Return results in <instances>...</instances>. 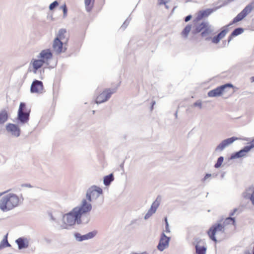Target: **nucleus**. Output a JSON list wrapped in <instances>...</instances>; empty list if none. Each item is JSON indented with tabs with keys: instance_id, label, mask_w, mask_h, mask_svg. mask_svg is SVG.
Returning <instances> with one entry per match:
<instances>
[{
	"instance_id": "nucleus-1",
	"label": "nucleus",
	"mask_w": 254,
	"mask_h": 254,
	"mask_svg": "<svg viewBox=\"0 0 254 254\" xmlns=\"http://www.w3.org/2000/svg\"><path fill=\"white\" fill-rule=\"evenodd\" d=\"M21 201L19 197L13 193H8L0 199V209L3 212L10 211L18 207Z\"/></svg>"
},
{
	"instance_id": "nucleus-2",
	"label": "nucleus",
	"mask_w": 254,
	"mask_h": 254,
	"mask_svg": "<svg viewBox=\"0 0 254 254\" xmlns=\"http://www.w3.org/2000/svg\"><path fill=\"white\" fill-rule=\"evenodd\" d=\"M64 224L61 226L63 229H67V226H71L76 222L79 224L81 220L77 213L73 212V209L69 213L65 214L63 216Z\"/></svg>"
},
{
	"instance_id": "nucleus-3",
	"label": "nucleus",
	"mask_w": 254,
	"mask_h": 254,
	"mask_svg": "<svg viewBox=\"0 0 254 254\" xmlns=\"http://www.w3.org/2000/svg\"><path fill=\"white\" fill-rule=\"evenodd\" d=\"M91 209V204L88 203L86 199H83L80 206L73 208V212L77 213L81 219L82 214L90 212Z\"/></svg>"
},
{
	"instance_id": "nucleus-4",
	"label": "nucleus",
	"mask_w": 254,
	"mask_h": 254,
	"mask_svg": "<svg viewBox=\"0 0 254 254\" xmlns=\"http://www.w3.org/2000/svg\"><path fill=\"white\" fill-rule=\"evenodd\" d=\"M25 108V104L23 102L20 103L18 111L17 120L21 124H25L29 120V112L24 111Z\"/></svg>"
},
{
	"instance_id": "nucleus-5",
	"label": "nucleus",
	"mask_w": 254,
	"mask_h": 254,
	"mask_svg": "<svg viewBox=\"0 0 254 254\" xmlns=\"http://www.w3.org/2000/svg\"><path fill=\"white\" fill-rule=\"evenodd\" d=\"M117 88H108L106 89L101 93L96 98V103L101 104L108 101L111 95L116 92Z\"/></svg>"
},
{
	"instance_id": "nucleus-6",
	"label": "nucleus",
	"mask_w": 254,
	"mask_h": 254,
	"mask_svg": "<svg viewBox=\"0 0 254 254\" xmlns=\"http://www.w3.org/2000/svg\"><path fill=\"white\" fill-rule=\"evenodd\" d=\"M233 85L231 83H227L209 91L207 94L210 97H215L221 96L223 92H226L227 88H232Z\"/></svg>"
},
{
	"instance_id": "nucleus-7",
	"label": "nucleus",
	"mask_w": 254,
	"mask_h": 254,
	"mask_svg": "<svg viewBox=\"0 0 254 254\" xmlns=\"http://www.w3.org/2000/svg\"><path fill=\"white\" fill-rule=\"evenodd\" d=\"M253 9V6L252 3L247 5L243 9V10L233 19L232 22L228 25L227 27L243 20L248 14H249L252 11Z\"/></svg>"
},
{
	"instance_id": "nucleus-8",
	"label": "nucleus",
	"mask_w": 254,
	"mask_h": 254,
	"mask_svg": "<svg viewBox=\"0 0 254 254\" xmlns=\"http://www.w3.org/2000/svg\"><path fill=\"white\" fill-rule=\"evenodd\" d=\"M170 239V237H167L164 232H162L161 234L159 243L157 247L158 250L162 252L168 248L169 246Z\"/></svg>"
},
{
	"instance_id": "nucleus-9",
	"label": "nucleus",
	"mask_w": 254,
	"mask_h": 254,
	"mask_svg": "<svg viewBox=\"0 0 254 254\" xmlns=\"http://www.w3.org/2000/svg\"><path fill=\"white\" fill-rule=\"evenodd\" d=\"M238 139V138L237 137L233 136L223 140L216 146L215 149V151L216 152H220L222 151L226 147L233 143Z\"/></svg>"
},
{
	"instance_id": "nucleus-10",
	"label": "nucleus",
	"mask_w": 254,
	"mask_h": 254,
	"mask_svg": "<svg viewBox=\"0 0 254 254\" xmlns=\"http://www.w3.org/2000/svg\"><path fill=\"white\" fill-rule=\"evenodd\" d=\"M225 231L224 227L221 224H217L213 225L208 230V234L210 238L213 241L216 242V239L215 236L217 232L220 231L224 232Z\"/></svg>"
},
{
	"instance_id": "nucleus-11",
	"label": "nucleus",
	"mask_w": 254,
	"mask_h": 254,
	"mask_svg": "<svg viewBox=\"0 0 254 254\" xmlns=\"http://www.w3.org/2000/svg\"><path fill=\"white\" fill-rule=\"evenodd\" d=\"M97 234V231L94 230L92 232H90L87 234L83 235H81L79 233H75L74 234V236L76 240L78 242H82L84 240H87L93 238Z\"/></svg>"
},
{
	"instance_id": "nucleus-12",
	"label": "nucleus",
	"mask_w": 254,
	"mask_h": 254,
	"mask_svg": "<svg viewBox=\"0 0 254 254\" xmlns=\"http://www.w3.org/2000/svg\"><path fill=\"white\" fill-rule=\"evenodd\" d=\"M160 200L158 199V197L152 203L151 205L150 209L148 210L147 212L144 216V219L147 220L149 219L154 213L156 211V210L160 204Z\"/></svg>"
},
{
	"instance_id": "nucleus-13",
	"label": "nucleus",
	"mask_w": 254,
	"mask_h": 254,
	"mask_svg": "<svg viewBox=\"0 0 254 254\" xmlns=\"http://www.w3.org/2000/svg\"><path fill=\"white\" fill-rule=\"evenodd\" d=\"M43 90V85L41 81L35 80L33 81L30 88L31 93H41L42 92Z\"/></svg>"
},
{
	"instance_id": "nucleus-14",
	"label": "nucleus",
	"mask_w": 254,
	"mask_h": 254,
	"mask_svg": "<svg viewBox=\"0 0 254 254\" xmlns=\"http://www.w3.org/2000/svg\"><path fill=\"white\" fill-rule=\"evenodd\" d=\"M53 48L54 51L58 54L64 53L65 51L66 48L63 47V43L58 38H55L53 44Z\"/></svg>"
},
{
	"instance_id": "nucleus-15",
	"label": "nucleus",
	"mask_w": 254,
	"mask_h": 254,
	"mask_svg": "<svg viewBox=\"0 0 254 254\" xmlns=\"http://www.w3.org/2000/svg\"><path fill=\"white\" fill-rule=\"evenodd\" d=\"M243 196L246 199H249L254 205V187L251 186L247 188L243 193Z\"/></svg>"
},
{
	"instance_id": "nucleus-16",
	"label": "nucleus",
	"mask_w": 254,
	"mask_h": 254,
	"mask_svg": "<svg viewBox=\"0 0 254 254\" xmlns=\"http://www.w3.org/2000/svg\"><path fill=\"white\" fill-rule=\"evenodd\" d=\"M6 129L11 135L18 137L20 135V130L17 125L9 123L6 126Z\"/></svg>"
},
{
	"instance_id": "nucleus-17",
	"label": "nucleus",
	"mask_w": 254,
	"mask_h": 254,
	"mask_svg": "<svg viewBox=\"0 0 254 254\" xmlns=\"http://www.w3.org/2000/svg\"><path fill=\"white\" fill-rule=\"evenodd\" d=\"M203 244V242L201 240L199 241L196 240L194 242L196 254H206V247L204 245H202Z\"/></svg>"
},
{
	"instance_id": "nucleus-18",
	"label": "nucleus",
	"mask_w": 254,
	"mask_h": 254,
	"mask_svg": "<svg viewBox=\"0 0 254 254\" xmlns=\"http://www.w3.org/2000/svg\"><path fill=\"white\" fill-rule=\"evenodd\" d=\"M252 149V146H245L243 149L238 152H235L231 155L230 159H234L239 158L246 156V153L248 152Z\"/></svg>"
},
{
	"instance_id": "nucleus-19",
	"label": "nucleus",
	"mask_w": 254,
	"mask_h": 254,
	"mask_svg": "<svg viewBox=\"0 0 254 254\" xmlns=\"http://www.w3.org/2000/svg\"><path fill=\"white\" fill-rule=\"evenodd\" d=\"M88 190L94 200L97 199L103 193L102 189L96 186H93Z\"/></svg>"
},
{
	"instance_id": "nucleus-20",
	"label": "nucleus",
	"mask_w": 254,
	"mask_h": 254,
	"mask_svg": "<svg viewBox=\"0 0 254 254\" xmlns=\"http://www.w3.org/2000/svg\"><path fill=\"white\" fill-rule=\"evenodd\" d=\"M19 250L26 249L29 247V240L24 237H20L15 240Z\"/></svg>"
},
{
	"instance_id": "nucleus-21",
	"label": "nucleus",
	"mask_w": 254,
	"mask_h": 254,
	"mask_svg": "<svg viewBox=\"0 0 254 254\" xmlns=\"http://www.w3.org/2000/svg\"><path fill=\"white\" fill-rule=\"evenodd\" d=\"M41 60H42L44 63L46 62L48 60L52 59V54L50 50L49 49L42 50L37 57Z\"/></svg>"
},
{
	"instance_id": "nucleus-22",
	"label": "nucleus",
	"mask_w": 254,
	"mask_h": 254,
	"mask_svg": "<svg viewBox=\"0 0 254 254\" xmlns=\"http://www.w3.org/2000/svg\"><path fill=\"white\" fill-rule=\"evenodd\" d=\"M44 63L43 61L40 59H32L30 63V64L33 67L32 71L34 73H36L37 70L43 66Z\"/></svg>"
},
{
	"instance_id": "nucleus-23",
	"label": "nucleus",
	"mask_w": 254,
	"mask_h": 254,
	"mask_svg": "<svg viewBox=\"0 0 254 254\" xmlns=\"http://www.w3.org/2000/svg\"><path fill=\"white\" fill-rule=\"evenodd\" d=\"M213 9H206L203 10H200L198 12L195 21H198L204 17H207L213 11Z\"/></svg>"
},
{
	"instance_id": "nucleus-24",
	"label": "nucleus",
	"mask_w": 254,
	"mask_h": 254,
	"mask_svg": "<svg viewBox=\"0 0 254 254\" xmlns=\"http://www.w3.org/2000/svg\"><path fill=\"white\" fill-rule=\"evenodd\" d=\"M244 30L243 28L238 27L235 29L231 33V35L229 36L228 39V43L230 42V41L232 40L233 37L237 36L240 34H241L243 33Z\"/></svg>"
},
{
	"instance_id": "nucleus-25",
	"label": "nucleus",
	"mask_w": 254,
	"mask_h": 254,
	"mask_svg": "<svg viewBox=\"0 0 254 254\" xmlns=\"http://www.w3.org/2000/svg\"><path fill=\"white\" fill-rule=\"evenodd\" d=\"M208 25L207 21H203L196 26L195 30L193 31L194 34H196L203 31L204 29Z\"/></svg>"
},
{
	"instance_id": "nucleus-26",
	"label": "nucleus",
	"mask_w": 254,
	"mask_h": 254,
	"mask_svg": "<svg viewBox=\"0 0 254 254\" xmlns=\"http://www.w3.org/2000/svg\"><path fill=\"white\" fill-rule=\"evenodd\" d=\"M214 31L213 27L208 22V25L204 29L203 31L201 33L202 37H205L211 34Z\"/></svg>"
},
{
	"instance_id": "nucleus-27",
	"label": "nucleus",
	"mask_w": 254,
	"mask_h": 254,
	"mask_svg": "<svg viewBox=\"0 0 254 254\" xmlns=\"http://www.w3.org/2000/svg\"><path fill=\"white\" fill-rule=\"evenodd\" d=\"M114 177L113 174H110L109 175L106 176L104 178L103 183L105 186H109L111 183L114 181Z\"/></svg>"
},
{
	"instance_id": "nucleus-28",
	"label": "nucleus",
	"mask_w": 254,
	"mask_h": 254,
	"mask_svg": "<svg viewBox=\"0 0 254 254\" xmlns=\"http://www.w3.org/2000/svg\"><path fill=\"white\" fill-rule=\"evenodd\" d=\"M8 120V114L6 111H2L0 112V125L3 124Z\"/></svg>"
},
{
	"instance_id": "nucleus-29",
	"label": "nucleus",
	"mask_w": 254,
	"mask_h": 254,
	"mask_svg": "<svg viewBox=\"0 0 254 254\" xmlns=\"http://www.w3.org/2000/svg\"><path fill=\"white\" fill-rule=\"evenodd\" d=\"M191 29V25L188 24L181 32L182 36L185 39L188 37V35Z\"/></svg>"
},
{
	"instance_id": "nucleus-30",
	"label": "nucleus",
	"mask_w": 254,
	"mask_h": 254,
	"mask_svg": "<svg viewBox=\"0 0 254 254\" xmlns=\"http://www.w3.org/2000/svg\"><path fill=\"white\" fill-rule=\"evenodd\" d=\"M11 247L10 244L8 243L7 240V234H6L0 243V247L2 249L6 247Z\"/></svg>"
},
{
	"instance_id": "nucleus-31",
	"label": "nucleus",
	"mask_w": 254,
	"mask_h": 254,
	"mask_svg": "<svg viewBox=\"0 0 254 254\" xmlns=\"http://www.w3.org/2000/svg\"><path fill=\"white\" fill-rule=\"evenodd\" d=\"M84 4L86 10L90 12L93 7L94 2H92L91 0H84Z\"/></svg>"
},
{
	"instance_id": "nucleus-32",
	"label": "nucleus",
	"mask_w": 254,
	"mask_h": 254,
	"mask_svg": "<svg viewBox=\"0 0 254 254\" xmlns=\"http://www.w3.org/2000/svg\"><path fill=\"white\" fill-rule=\"evenodd\" d=\"M66 31L65 29H61L59 30L58 34L56 38H58V39L61 40L64 39L65 38L64 34L66 33Z\"/></svg>"
},
{
	"instance_id": "nucleus-33",
	"label": "nucleus",
	"mask_w": 254,
	"mask_h": 254,
	"mask_svg": "<svg viewBox=\"0 0 254 254\" xmlns=\"http://www.w3.org/2000/svg\"><path fill=\"white\" fill-rule=\"evenodd\" d=\"M224 161V157L223 156H220L217 160L216 163L214 165L215 168H219L222 165V164Z\"/></svg>"
},
{
	"instance_id": "nucleus-34",
	"label": "nucleus",
	"mask_w": 254,
	"mask_h": 254,
	"mask_svg": "<svg viewBox=\"0 0 254 254\" xmlns=\"http://www.w3.org/2000/svg\"><path fill=\"white\" fill-rule=\"evenodd\" d=\"M228 29H227L226 27H224V29L222 31H221L217 35V36L218 37L220 38V39H221L225 36V35L228 33Z\"/></svg>"
},
{
	"instance_id": "nucleus-35",
	"label": "nucleus",
	"mask_w": 254,
	"mask_h": 254,
	"mask_svg": "<svg viewBox=\"0 0 254 254\" xmlns=\"http://www.w3.org/2000/svg\"><path fill=\"white\" fill-rule=\"evenodd\" d=\"M225 223H227V224H230V223H232L233 225H235V218H232L231 217H229L228 218H227L225 221Z\"/></svg>"
},
{
	"instance_id": "nucleus-36",
	"label": "nucleus",
	"mask_w": 254,
	"mask_h": 254,
	"mask_svg": "<svg viewBox=\"0 0 254 254\" xmlns=\"http://www.w3.org/2000/svg\"><path fill=\"white\" fill-rule=\"evenodd\" d=\"M86 199L90 202H92L94 200L92 197V196L91 193L89 191V190H87L86 194Z\"/></svg>"
},
{
	"instance_id": "nucleus-37",
	"label": "nucleus",
	"mask_w": 254,
	"mask_h": 254,
	"mask_svg": "<svg viewBox=\"0 0 254 254\" xmlns=\"http://www.w3.org/2000/svg\"><path fill=\"white\" fill-rule=\"evenodd\" d=\"M59 5V2L57 1H54L51 3L49 6V9L52 10H53Z\"/></svg>"
},
{
	"instance_id": "nucleus-38",
	"label": "nucleus",
	"mask_w": 254,
	"mask_h": 254,
	"mask_svg": "<svg viewBox=\"0 0 254 254\" xmlns=\"http://www.w3.org/2000/svg\"><path fill=\"white\" fill-rule=\"evenodd\" d=\"M130 20V19L129 18H127L121 26V28L124 30L127 26L129 23Z\"/></svg>"
},
{
	"instance_id": "nucleus-39",
	"label": "nucleus",
	"mask_w": 254,
	"mask_h": 254,
	"mask_svg": "<svg viewBox=\"0 0 254 254\" xmlns=\"http://www.w3.org/2000/svg\"><path fill=\"white\" fill-rule=\"evenodd\" d=\"M193 107H198L199 109L202 108V102L201 100H197L193 104Z\"/></svg>"
},
{
	"instance_id": "nucleus-40",
	"label": "nucleus",
	"mask_w": 254,
	"mask_h": 254,
	"mask_svg": "<svg viewBox=\"0 0 254 254\" xmlns=\"http://www.w3.org/2000/svg\"><path fill=\"white\" fill-rule=\"evenodd\" d=\"M170 0H160V1L159 2V4H164L165 5V7L167 9L169 8L168 5L167 4V3Z\"/></svg>"
},
{
	"instance_id": "nucleus-41",
	"label": "nucleus",
	"mask_w": 254,
	"mask_h": 254,
	"mask_svg": "<svg viewBox=\"0 0 254 254\" xmlns=\"http://www.w3.org/2000/svg\"><path fill=\"white\" fill-rule=\"evenodd\" d=\"M220 40L221 39H220V38L218 37L217 35H216L212 38V42L214 44H217L220 42Z\"/></svg>"
},
{
	"instance_id": "nucleus-42",
	"label": "nucleus",
	"mask_w": 254,
	"mask_h": 254,
	"mask_svg": "<svg viewBox=\"0 0 254 254\" xmlns=\"http://www.w3.org/2000/svg\"><path fill=\"white\" fill-rule=\"evenodd\" d=\"M212 175L211 174H206L204 178L202 179V181L204 182L207 180V179L211 178Z\"/></svg>"
},
{
	"instance_id": "nucleus-43",
	"label": "nucleus",
	"mask_w": 254,
	"mask_h": 254,
	"mask_svg": "<svg viewBox=\"0 0 254 254\" xmlns=\"http://www.w3.org/2000/svg\"><path fill=\"white\" fill-rule=\"evenodd\" d=\"M43 241L47 244H50L52 242V240L47 237H44L43 239Z\"/></svg>"
},
{
	"instance_id": "nucleus-44",
	"label": "nucleus",
	"mask_w": 254,
	"mask_h": 254,
	"mask_svg": "<svg viewBox=\"0 0 254 254\" xmlns=\"http://www.w3.org/2000/svg\"><path fill=\"white\" fill-rule=\"evenodd\" d=\"M165 231L166 232V233H170V228H169V224H167L166 225H165Z\"/></svg>"
},
{
	"instance_id": "nucleus-45",
	"label": "nucleus",
	"mask_w": 254,
	"mask_h": 254,
	"mask_svg": "<svg viewBox=\"0 0 254 254\" xmlns=\"http://www.w3.org/2000/svg\"><path fill=\"white\" fill-rule=\"evenodd\" d=\"M49 216L50 217V220L51 221H54V222H57V220H56V218H55L54 217V216L51 213L49 214Z\"/></svg>"
},
{
	"instance_id": "nucleus-46",
	"label": "nucleus",
	"mask_w": 254,
	"mask_h": 254,
	"mask_svg": "<svg viewBox=\"0 0 254 254\" xmlns=\"http://www.w3.org/2000/svg\"><path fill=\"white\" fill-rule=\"evenodd\" d=\"M191 17H192V16L191 15H189L187 16L185 18V22H188L189 21H190L191 19Z\"/></svg>"
},
{
	"instance_id": "nucleus-47",
	"label": "nucleus",
	"mask_w": 254,
	"mask_h": 254,
	"mask_svg": "<svg viewBox=\"0 0 254 254\" xmlns=\"http://www.w3.org/2000/svg\"><path fill=\"white\" fill-rule=\"evenodd\" d=\"M22 187H26V188H32L33 187L30 184H24L21 185Z\"/></svg>"
},
{
	"instance_id": "nucleus-48",
	"label": "nucleus",
	"mask_w": 254,
	"mask_h": 254,
	"mask_svg": "<svg viewBox=\"0 0 254 254\" xmlns=\"http://www.w3.org/2000/svg\"><path fill=\"white\" fill-rule=\"evenodd\" d=\"M63 17H65L66 16V15H67V8H64V9H63Z\"/></svg>"
},
{
	"instance_id": "nucleus-49",
	"label": "nucleus",
	"mask_w": 254,
	"mask_h": 254,
	"mask_svg": "<svg viewBox=\"0 0 254 254\" xmlns=\"http://www.w3.org/2000/svg\"><path fill=\"white\" fill-rule=\"evenodd\" d=\"M156 104V102L155 101H152L151 102V106L150 107V110L152 111L153 109V106Z\"/></svg>"
},
{
	"instance_id": "nucleus-50",
	"label": "nucleus",
	"mask_w": 254,
	"mask_h": 254,
	"mask_svg": "<svg viewBox=\"0 0 254 254\" xmlns=\"http://www.w3.org/2000/svg\"><path fill=\"white\" fill-rule=\"evenodd\" d=\"M250 145H247L246 146H252V148L254 147V138L252 140Z\"/></svg>"
},
{
	"instance_id": "nucleus-51",
	"label": "nucleus",
	"mask_w": 254,
	"mask_h": 254,
	"mask_svg": "<svg viewBox=\"0 0 254 254\" xmlns=\"http://www.w3.org/2000/svg\"><path fill=\"white\" fill-rule=\"evenodd\" d=\"M238 210V209L237 208H235L234 210H233V211L230 214V217L231 216H233L234 215V214L235 213V212Z\"/></svg>"
},
{
	"instance_id": "nucleus-52",
	"label": "nucleus",
	"mask_w": 254,
	"mask_h": 254,
	"mask_svg": "<svg viewBox=\"0 0 254 254\" xmlns=\"http://www.w3.org/2000/svg\"><path fill=\"white\" fill-rule=\"evenodd\" d=\"M67 8V7H66V4H64L63 5H62V6H61V9H62L63 10V9H64V8Z\"/></svg>"
},
{
	"instance_id": "nucleus-53",
	"label": "nucleus",
	"mask_w": 254,
	"mask_h": 254,
	"mask_svg": "<svg viewBox=\"0 0 254 254\" xmlns=\"http://www.w3.org/2000/svg\"><path fill=\"white\" fill-rule=\"evenodd\" d=\"M164 221L165 223V225H166L167 224H169V223L168 222L167 218L166 217L164 218Z\"/></svg>"
},
{
	"instance_id": "nucleus-54",
	"label": "nucleus",
	"mask_w": 254,
	"mask_h": 254,
	"mask_svg": "<svg viewBox=\"0 0 254 254\" xmlns=\"http://www.w3.org/2000/svg\"><path fill=\"white\" fill-rule=\"evenodd\" d=\"M133 254H148V253H147L146 252H144L141 253L140 254L133 253Z\"/></svg>"
},
{
	"instance_id": "nucleus-55",
	"label": "nucleus",
	"mask_w": 254,
	"mask_h": 254,
	"mask_svg": "<svg viewBox=\"0 0 254 254\" xmlns=\"http://www.w3.org/2000/svg\"><path fill=\"white\" fill-rule=\"evenodd\" d=\"M251 80L252 82H254V76L251 77Z\"/></svg>"
},
{
	"instance_id": "nucleus-56",
	"label": "nucleus",
	"mask_w": 254,
	"mask_h": 254,
	"mask_svg": "<svg viewBox=\"0 0 254 254\" xmlns=\"http://www.w3.org/2000/svg\"><path fill=\"white\" fill-rule=\"evenodd\" d=\"M5 192H0V196H1L2 195H3Z\"/></svg>"
},
{
	"instance_id": "nucleus-57",
	"label": "nucleus",
	"mask_w": 254,
	"mask_h": 254,
	"mask_svg": "<svg viewBox=\"0 0 254 254\" xmlns=\"http://www.w3.org/2000/svg\"><path fill=\"white\" fill-rule=\"evenodd\" d=\"M211 39V37H207L206 38V40H209Z\"/></svg>"
},
{
	"instance_id": "nucleus-58",
	"label": "nucleus",
	"mask_w": 254,
	"mask_h": 254,
	"mask_svg": "<svg viewBox=\"0 0 254 254\" xmlns=\"http://www.w3.org/2000/svg\"><path fill=\"white\" fill-rule=\"evenodd\" d=\"M177 115H178V113H177V112H176V113H175V116L176 118H177Z\"/></svg>"
},
{
	"instance_id": "nucleus-59",
	"label": "nucleus",
	"mask_w": 254,
	"mask_h": 254,
	"mask_svg": "<svg viewBox=\"0 0 254 254\" xmlns=\"http://www.w3.org/2000/svg\"><path fill=\"white\" fill-rule=\"evenodd\" d=\"M224 177V174L221 175V177L223 178Z\"/></svg>"
},
{
	"instance_id": "nucleus-60",
	"label": "nucleus",
	"mask_w": 254,
	"mask_h": 254,
	"mask_svg": "<svg viewBox=\"0 0 254 254\" xmlns=\"http://www.w3.org/2000/svg\"><path fill=\"white\" fill-rule=\"evenodd\" d=\"M234 0H228V1H229V2H231V1H234Z\"/></svg>"
},
{
	"instance_id": "nucleus-61",
	"label": "nucleus",
	"mask_w": 254,
	"mask_h": 254,
	"mask_svg": "<svg viewBox=\"0 0 254 254\" xmlns=\"http://www.w3.org/2000/svg\"><path fill=\"white\" fill-rule=\"evenodd\" d=\"M92 113H93V114H94V113H95V111H92Z\"/></svg>"
},
{
	"instance_id": "nucleus-62",
	"label": "nucleus",
	"mask_w": 254,
	"mask_h": 254,
	"mask_svg": "<svg viewBox=\"0 0 254 254\" xmlns=\"http://www.w3.org/2000/svg\"><path fill=\"white\" fill-rule=\"evenodd\" d=\"M2 249V248L1 247H0V250Z\"/></svg>"
}]
</instances>
